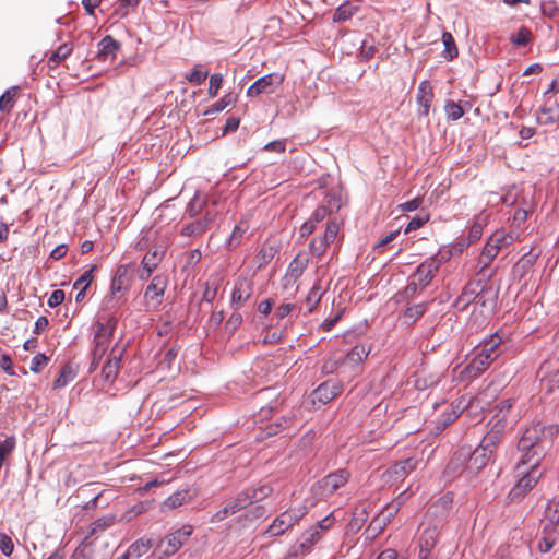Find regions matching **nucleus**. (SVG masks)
Masks as SVG:
<instances>
[{
    "label": "nucleus",
    "mask_w": 559,
    "mask_h": 559,
    "mask_svg": "<svg viewBox=\"0 0 559 559\" xmlns=\"http://www.w3.org/2000/svg\"><path fill=\"white\" fill-rule=\"evenodd\" d=\"M304 514L305 512L301 509H289L282 512L266 528L265 534L269 536H280L284 534L287 530L293 527Z\"/></svg>",
    "instance_id": "8"
},
{
    "label": "nucleus",
    "mask_w": 559,
    "mask_h": 559,
    "mask_svg": "<svg viewBox=\"0 0 559 559\" xmlns=\"http://www.w3.org/2000/svg\"><path fill=\"white\" fill-rule=\"evenodd\" d=\"M74 378V374L70 367L66 366L62 367L59 371L58 377L53 381L55 388H63L66 386L70 381H72Z\"/></svg>",
    "instance_id": "54"
},
{
    "label": "nucleus",
    "mask_w": 559,
    "mask_h": 559,
    "mask_svg": "<svg viewBox=\"0 0 559 559\" xmlns=\"http://www.w3.org/2000/svg\"><path fill=\"white\" fill-rule=\"evenodd\" d=\"M194 497L193 493L189 489L178 490L168 497L162 504V509L165 510H174L176 508L181 507L185 503H188Z\"/></svg>",
    "instance_id": "29"
},
{
    "label": "nucleus",
    "mask_w": 559,
    "mask_h": 559,
    "mask_svg": "<svg viewBox=\"0 0 559 559\" xmlns=\"http://www.w3.org/2000/svg\"><path fill=\"white\" fill-rule=\"evenodd\" d=\"M165 250L163 246H154L143 257L141 262V270L139 271V278L146 281L152 275L153 271L156 270L158 264L162 262Z\"/></svg>",
    "instance_id": "15"
},
{
    "label": "nucleus",
    "mask_w": 559,
    "mask_h": 559,
    "mask_svg": "<svg viewBox=\"0 0 559 559\" xmlns=\"http://www.w3.org/2000/svg\"><path fill=\"white\" fill-rule=\"evenodd\" d=\"M471 454V448L463 447L451 457L447 469L453 474L461 473L466 468L467 456Z\"/></svg>",
    "instance_id": "31"
},
{
    "label": "nucleus",
    "mask_w": 559,
    "mask_h": 559,
    "mask_svg": "<svg viewBox=\"0 0 559 559\" xmlns=\"http://www.w3.org/2000/svg\"><path fill=\"white\" fill-rule=\"evenodd\" d=\"M285 74L280 72L269 73L258 79L247 90L248 97H257L261 94H271L283 84Z\"/></svg>",
    "instance_id": "9"
},
{
    "label": "nucleus",
    "mask_w": 559,
    "mask_h": 559,
    "mask_svg": "<svg viewBox=\"0 0 559 559\" xmlns=\"http://www.w3.org/2000/svg\"><path fill=\"white\" fill-rule=\"evenodd\" d=\"M166 287L167 282L164 277L159 275L153 277L144 294L147 305L154 308L160 305Z\"/></svg>",
    "instance_id": "18"
},
{
    "label": "nucleus",
    "mask_w": 559,
    "mask_h": 559,
    "mask_svg": "<svg viewBox=\"0 0 559 559\" xmlns=\"http://www.w3.org/2000/svg\"><path fill=\"white\" fill-rule=\"evenodd\" d=\"M452 499L448 496H443L438 501H436L427 511L426 520L428 521L431 516H437L438 514L443 518L444 512L449 509Z\"/></svg>",
    "instance_id": "44"
},
{
    "label": "nucleus",
    "mask_w": 559,
    "mask_h": 559,
    "mask_svg": "<svg viewBox=\"0 0 559 559\" xmlns=\"http://www.w3.org/2000/svg\"><path fill=\"white\" fill-rule=\"evenodd\" d=\"M248 506H249L248 496L241 491L235 498L227 501V503L223 508L217 510L211 516L210 521H211V523L222 522L227 516L236 514L237 512L241 511L242 509L247 508Z\"/></svg>",
    "instance_id": "13"
},
{
    "label": "nucleus",
    "mask_w": 559,
    "mask_h": 559,
    "mask_svg": "<svg viewBox=\"0 0 559 559\" xmlns=\"http://www.w3.org/2000/svg\"><path fill=\"white\" fill-rule=\"evenodd\" d=\"M417 462L414 459H405L396 462L388 471L389 477L393 480L403 479L416 468Z\"/></svg>",
    "instance_id": "28"
},
{
    "label": "nucleus",
    "mask_w": 559,
    "mask_h": 559,
    "mask_svg": "<svg viewBox=\"0 0 559 559\" xmlns=\"http://www.w3.org/2000/svg\"><path fill=\"white\" fill-rule=\"evenodd\" d=\"M450 407L451 409L449 412H445L438 423V429L440 430L444 429L447 426L453 423L463 412L465 405L463 401H457L456 403H451Z\"/></svg>",
    "instance_id": "35"
},
{
    "label": "nucleus",
    "mask_w": 559,
    "mask_h": 559,
    "mask_svg": "<svg viewBox=\"0 0 559 559\" xmlns=\"http://www.w3.org/2000/svg\"><path fill=\"white\" fill-rule=\"evenodd\" d=\"M503 341V335L499 332L491 334L488 338L484 340L475 350L480 355H488L489 360L493 361L500 355L499 346Z\"/></svg>",
    "instance_id": "20"
},
{
    "label": "nucleus",
    "mask_w": 559,
    "mask_h": 559,
    "mask_svg": "<svg viewBox=\"0 0 559 559\" xmlns=\"http://www.w3.org/2000/svg\"><path fill=\"white\" fill-rule=\"evenodd\" d=\"M341 393V386L334 382H323L313 392L314 399L326 404Z\"/></svg>",
    "instance_id": "27"
},
{
    "label": "nucleus",
    "mask_w": 559,
    "mask_h": 559,
    "mask_svg": "<svg viewBox=\"0 0 559 559\" xmlns=\"http://www.w3.org/2000/svg\"><path fill=\"white\" fill-rule=\"evenodd\" d=\"M207 229V223L204 221H194L191 224L185 226L181 230V235L183 236H198L203 234Z\"/></svg>",
    "instance_id": "49"
},
{
    "label": "nucleus",
    "mask_w": 559,
    "mask_h": 559,
    "mask_svg": "<svg viewBox=\"0 0 559 559\" xmlns=\"http://www.w3.org/2000/svg\"><path fill=\"white\" fill-rule=\"evenodd\" d=\"M246 230H247V226H243L242 223L236 225L234 227V230H233L229 241H228L229 246L230 247L238 246L240 242V238L242 237V235L245 234Z\"/></svg>",
    "instance_id": "64"
},
{
    "label": "nucleus",
    "mask_w": 559,
    "mask_h": 559,
    "mask_svg": "<svg viewBox=\"0 0 559 559\" xmlns=\"http://www.w3.org/2000/svg\"><path fill=\"white\" fill-rule=\"evenodd\" d=\"M242 492L248 496L250 506L269 497L273 492V488L270 485H262L258 488H247Z\"/></svg>",
    "instance_id": "38"
},
{
    "label": "nucleus",
    "mask_w": 559,
    "mask_h": 559,
    "mask_svg": "<svg viewBox=\"0 0 559 559\" xmlns=\"http://www.w3.org/2000/svg\"><path fill=\"white\" fill-rule=\"evenodd\" d=\"M310 258L306 251H300L289 263L286 274L284 276L285 287L293 286L300 278L307 266L309 265Z\"/></svg>",
    "instance_id": "14"
},
{
    "label": "nucleus",
    "mask_w": 559,
    "mask_h": 559,
    "mask_svg": "<svg viewBox=\"0 0 559 559\" xmlns=\"http://www.w3.org/2000/svg\"><path fill=\"white\" fill-rule=\"evenodd\" d=\"M370 349L366 344L356 345L345 357H342V365L350 368L359 366L368 357Z\"/></svg>",
    "instance_id": "25"
},
{
    "label": "nucleus",
    "mask_w": 559,
    "mask_h": 559,
    "mask_svg": "<svg viewBox=\"0 0 559 559\" xmlns=\"http://www.w3.org/2000/svg\"><path fill=\"white\" fill-rule=\"evenodd\" d=\"M537 258L538 254L532 251L525 253L513 266V273L518 274L520 277L525 276L532 271Z\"/></svg>",
    "instance_id": "34"
},
{
    "label": "nucleus",
    "mask_w": 559,
    "mask_h": 559,
    "mask_svg": "<svg viewBox=\"0 0 559 559\" xmlns=\"http://www.w3.org/2000/svg\"><path fill=\"white\" fill-rule=\"evenodd\" d=\"M493 298L495 294L492 290L487 288L480 280L472 281L465 285L461 295L456 298L454 306L457 310L463 311L472 302L484 307L488 299H490V304L492 305Z\"/></svg>",
    "instance_id": "3"
},
{
    "label": "nucleus",
    "mask_w": 559,
    "mask_h": 559,
    "mask_svg": "<svg viewBox=\"0 0 559 559\" xmlns=\"http://www.w3.org/2000/svg\"><path fill=\"white\" fill-rule=\"evenodd\" d=\"M503 429L504 424L496 423L492 429L484 436L480 445L492 453L496 445L500 442Z\"/></svg>",
    "instance_id": "32"
},
{
    "label": "nucleus",
    "mask_w": 559,
    "mask_h": 559,
    "mask_svg": "<svg viewBox=\"0 0 559 559\" xmlns=\"http://www.w3.org/2000/svg\"><path fill=\"white\" fill-rule=\"evenodd\" d=\"M558 433L559 427L554 424L536 423L527 427L516 447L520 467L526 464L539 465Z\"/></svg>",
    "instance_id": "1"
},
{
    "label": "nucleus",
    "mask_w": 559,
    "mask_h": 559,
    "mask_svg": "<svg viewBox=\"0 0 559 559\" xmlns=\"http://www.w3.org/2000/svg\"><path fill=\"white\" fill-rule=\"evenodd\" d=\"M442 43L444 46L442 56L445 60L451 61L455 57H457L459 49L456 47V44H455L454 38L451 33H449V32L442 33Z\"/></svg>",
    "instance_id": "42"
},
{
    "label": "nucleus",
    "mask_w": 559,
    "mask_h": 559,
    "mask_svg": "<svg viewBox=\"0 0 559 559\" xmlns=\"http://www.w3.org/2000/svg\"><path fill=\"white\" fill-rule=\"evenodd\" d=\"M322 295H323V292H322V287L320 286V284H314L305 299V305H306L305 314L311 313L316 309V307L318 306V304L320 302V300L322 298Z\"/></svg>",
    "instance_id": "39"
},
{
    "label": "nucleus",
    "mask_w": 559,
    "mask_h": 559,
    "mask_svg": "<svg viewBox=\"0 0 559 559\" xmlns=\"http://www.w3.org/2000/svg\"><path fill=\"white\" fill-rule=\"evenodd\" d=\"M131 267L132 264H122L117 267L116 273L111 280L110 296L105 298L106 305H108L115 298L117 293H121L128 289L131 280L129 275Z\"/></svg>",
    "instance_id": "16"
},
{
    "label": "nucleus",
    "mask_w": 559,
    "mask_h": 559,
    "mask_svg": "<svg viewBox=\"0 0 559 559\" xmlns=\"http://www.w3.org/2000/svg\"><path fill=\"white\" fill-rule=\"evenodd\" d=\"M444 110L448 118L453 121L459 120L464 115L462 106L453 100L447 102Z\"/></svg>",
    "instance_id": "55"
},
{
    "label": "nucleus",
    "mask_w": 559,
    "mask_h": 559,
    "mask_svg": "<svg viewBox=\"0 0 559 559\" xmlns=\"http://www.w3.org/2000/svg\"><path fill=\"white\" fill-rule=\"evenodd\" d=\"M223 84V75L221 73H214L210 78V84L207 93L210 97H215Z\"/></svg>",
    "instance_id": "59"
},
{
    "label": "nucleus",
    "mask_w": 559,
    "mask_h": 559,
    "mask_svg": "<svg viewBox=\"0 0 559 559\" xmlns=\"http://www.w3.org/2000/svg\"><path fill=\"white\" fill-rule=\"evenodd\" d=\"M193 532L191 525H183L181 528L168 534L157 546V550L162 552L159 559L173 556L189 539Z\"/></svg>",
    "instance_id": "5"
},
{
    "label": "nucleus",
    "mask_w": 559,
    "mask_h": 559,
    "mask_svg": "<svg viewBox=\"0 0 559 559\" xmlns=\"http://www.w3.org/2000/svg\"><path fill=\"white\" fill-rule=\"evenodd\" d=\"M340 233V224L337 221L332 219L326 223L323 236L314 237L309 243L311 254L322 257L329 246L333 243Z\"/></svg>",
    "instance_id": "7"
},
{
    "label": "nucleus",
    "mask_w": 559,
    "mask_h": 559,
    "mask_svg": "<svg viewBox=\"0 0 559 559\" xmlns=\"http://www.w3.org/2000/svg\"><path fill=\"white\" fill-rule=\"evenodd\" d=\"M115 321L109 320L107 323L97 322L94 325V358H100L106 352L115 329Z\"/></svg>",
    "instance_id": "11"
},
{
    "label": "nucleus",
    "mask_w": 559,
    "mask_h": 559,
    "mask_svg": "<svg viewBox=\"0 0 559 559\" xmlns=\"http://www.w3.org/2000/svg\"><path fill=\"white\" fill-rule=\"evenodd\" d=\"M19 87L13 86L7 90L1 96H0V111L4 114L11 112V110L14 107L15 98L17 95Z\"/></svg>",
    "instance_id": "41"
},
{
    "label": "nucleus",
    "mask_w": 559,
    "mask_h": 559,
    "mask_svg": "<svg viewBox=\"0 0 559 559\" xmlns=\"http://www.w3.org/2000/svg\"><path fill=\"white\" fill-rule=\"evenodd\" d=\"M357 10H358L357 5H355L350 2H345L336 9V11L333 15V21L334 22L347 21L357 12Z\"/></svg>",
    "instance_id": "45"
},
{
    "label": "nucleus",
    "mask_w": 559,
    "mask_h": 559,
    "mask_svg": "<svg viewBox=\"0 0 559 559\" xmlns=\"http://www.w3.org/2000/svg\"><path fill=\"white\" fill-rule=\"evenodd\" d=\"M274 252L275 251H274L273 247L262 246L257 254V258H255L257 262L259 264V267L267 264L272 260Z\"/></svg>",
    "instance_id": "56"
},
{
    "label": "nucleus",
    "mask_w": 559,
    "mask_h": 559,
    "mask_svg": "<svg viewBox=\"0 0 559 559\" xmlns=\"http://www.w3.org/2000/svg\"><path fill=\"white\" fill-rule=\"evenodd\" d=\"M252 294V285L246 278H239L231 293V305L238 309L245 301H247Z\"/></svg>",
    "instance_id": "23"
},
{
    "label": "nucleus",
    "mask_w": 559,
    "mask_h": 559,
    "mask_svg": "<svg viewBox=\"0 0 559 559\" xmlns=\"http://www.w3.org/2000/svg\"><path fill=\"white\" fill-rule=\"evenodd\" d=\"M547 521L544 525H559V511L557 504H548L546 509Z\"/></svg>",
    "instance_id": "60"
},
{
    "label": "nucleus",
    "mask_w": 559,
    "mask_h": 559,
    "mask_svg": "<svg viewBox=\"0 0 559 559\" xmlns=\"http://www.w3.org/2000/svg\"><path fill=\"white\" fill-rule=\"evenodd\" d=\"M403 504L402 501L392 502L388 504L384 510L377 516V519L372 522V524H379V528H382V526L386 525L391 520L394 518V515L400 510L401 506Z\"/></svg>",
    "instance_id": "37"
},
{
    "label": "nucleus",
    "mask_w": 559,
    "mask_h": 559,
    "mask_svg": "<svg viewBox=\"0 0 559 559\" xmlns=\"http://www.w3.org/2000/svg\"><path fill=\"white\" fill-rule=\"evenodd\" d=\"M515 472L519 479L508 493V499L511 502L524 498L536 486L544 474L540 465L526 464V466L520 467V462H516Z\"/></svg>",
    "instance_id": "2"
},
{
    "label": "nucleus",
    "mask_w": 559,
    "mask_h": 559,
    "mask_svg": "<svg viewBox=\"0 0 559 559\" xmlns=\"http://www.w3.org/2000/svg\"><path fill=\"white\" fill-rule=\"evenodd\" d=\"M532 38V33L527 27H521L515 34H512L510 40L516 46H526Z\"/></svg>",
    "instance_id": "51"
},
{
    "label": "nucleus",
    "mask_w": 559,
    "mask_h": 559,
    "mask_svg": "<svg viewBox=\"0 0 559 559\" xmlns=\"http://www.w3.org/2000/svg\"><path fill=\"white\" fill-rule=\"evenodd\" d=\"M423 289L419 288V285H417L416 281L412 277H409V282L406 285V287L403 289V292L400 293V296L403 298H413L416 294L421 292Z\"/></svg>",
    "instance_id": "61"
},
{
    "label": "nucleus",
    "mask_w": 559,
    "mask_h": 559,
    "mask_svg": "<svg viewBox=\"0 0 559 559\" xmlns=\"http://www.w3.org/2000/svg\"><path fill=\"white\" fill-rule=\"evenodd\" d=\"M121 356V350L112 349L110 352V355L102 369V374L106 381H114L118 376Z\"/></svg>",
    "instance_id": "26"
},
{
    "label": "nucleus",
    "mask_w": 559,
    "mask_h": 559,
    "mask_svg": "<svg viewBox=\"0 0 559 559\" xmlns=\"http://www.w3.org/2000/svg\"><path fill=\"white\" fill-rule=\"evenodd\" d=\"M427 307L426 304H416L413 306H409L404 311V318L407 322L413 323L416 320H418L424 313L426 312Z\"/></svg>",
    "instance_id": "48"
},
{
    "label": "nucleus",
    "mask_w": 559,
    "mask_h": 559,
    "mask_svg": "<svg viewBox=\"0 0 559 559\" xmlns=\"http://www.w3.org/2000/svg\"><path fill=\"white\" fill-rule=\"evenodd\" d=\"M236 102V96L231 93L224 95L219 100L210 106L204 112V116H211L223 111L227 106Z\"/></svg>",
    "instance_id": "43"
},
{
    "label": "nucleus",
    "mask_w": 559,
    "mask_h": 559,
    "mask_svg": "<svg viewBox=\"0 0 559 559\" xmlns=\"http://www.w3.org/2000/svg\"><path fill=\"white\" fill-rule=\"evenodd\" d=\"M73 51V44L72 43H64L60 45L48 58V63L53 66L59 64L60 62L64 61L68 57L71 56Z\"/></svg>",
    "instance_id": "40"
},
{
    "label": "nucleus",
    "mask_w": 559,
    "mask_h": 559,
    "mask_svg": "<svg viewBox=\"0 0 559 559\" xmlns=\"http://www.w3.org/2000/svg\"><path fill=\"white\" fill-rule=\"evenodd\" d=\"M90 536H86L81 544L75 548L71 556V559H90L92 557V542L88 540Z\"/></svg>",
    "instance_id": "47"
},
{
    "label": "nucleus",
    "mask_w": 559,
    "mask_h": 559,
    "mask_svg": "<svg viewBox=\"0 0 559 559\" xmlns=\"http://www.w3.org/2000/svg\"><path fill=\"white\" fill-rule=\"evenodd\" d=\"M114 520L115 518L111 515H106L95 520L90 525V536L110 527L114 524Z\"/></svg>",
    "instance_id": "50"
},
{
    "label": "nucleus",
    "mask_w": 559,
    "mask_h": 559,
    "mask_svg": "<svg viewBox=\"0 0 559 559\" xmlns=\"http://www.w3.org/2000/svg\"><path fill=\"white\" fill-rule=\"evenodd\" d=\"M321 538V535H320V531L318 527H311L309 528L308 531H306L300 540H299V548H300V552L301 554H306L308 552L311 547L318 542L320 540Z\"/></svg>",
    "instance_id": "36"
},
{
    "label": "nucleus",
    "mask_w": 559,
    "mask_h": 559,
    "mask_svg": "<svg viewBox=\"0 0 559 559\" xmlns=\"http://www.w3.org/2000/svg\"><path fill=\"white\" fill-rule=\"evenodd\" d=\"M349 476L346 469L330 473L312 487V491L319 499H328L348 481Z\"/></svg>",
    "instance_id": "4"
},
{
    "label": "nucleus",
    "mask_w": 559,
    "mask_h": 559,
    "mask_svg": "<svg viewBox=\"0 0 559 559\" xmlns=\"http://www.w3.org/2000/svg\"><path fill=\"white\" fill-rule=\"evenodd\" d=\"M325 203L326 204H323L319 207H317L314 210V212L312 213V215L310 216V221H313V223L317 225L318 223L322 222L324 218H326L330 213L332 212V204H331V200L330 199H326L325 200Z\"/></svg>",
    "instance_id": "52"
},
{
    "label": "nucleus",
    "mask_w": 559,
    "mask_h": 559,
    "mask_svg": "<svg viewBox=\"0 0 559 559\" xmlns=\"http://www.w3.org/2000/svg\"><path fill=\"white\" fill-rule=\"evenodd\" d=\"M152 542L147 538H139L132 543L126 551V558L139 559L152 548Z\"/></svg>",
    "instance_id": "33"
},
{
    "label": "nucleus",
    "mask_w": 559,
    "mask_h": 559,
    "mask_svg": "<svg viewBox=\"0 0 559 559\" xmlns=\"http://www.w3.org/2000/svg\"><path fill=\"white\" fill-rule=\"evenodd\" d=\"M537 121L540 124H551L559 121V105L546 103L537 114Z\"/></svg>",
    "instance_id": "30"
},
{
    "label": "nucleus",
    "mask_w": 559,
    "mask_h": 559,
    "mask_svg": "<svg viewBox=\"0 0 559 559\" xmlns=\"http://www.w3.org/2000/svg\"><path fill=\"white\" fill-rule=\"evenodd\" d=\"M433 99V90L428 81H423L418 85L416 100L419 106L418 112L428 116Z\"/></svg>",
    "instance_id": "22"
},
{
    "label": "nucleus",
    "mask_w": 559,
    "mask_h": 559,
    "mask_svg": "<svg viewBox=\"0 0 559 559\" xmlns=\"http://www.w3.org/2000/svg\"><path fill=\"white\" fill-rule=\"evenodd\" d=\"M559 539V525H544L538 549L542 552H548Z\"/></svg>",
    "instance_id": "24"
},
{
    "label": "nucleus",
    "mask_w": 559,
    "mask_h": 559,
    "mask_svg": "<svg viewBox=\"0 0 559 559\" xmlns=\"http://www.w3.org/2000/svg\"><path fill=\"white\" fill-rule=\"evenodd\" d=\"M509 245L504 239V230L495 231L485 243L483 251L479 257V264H481V270L488 267L493 259L498 255V253L508 248Z\"/></svg>",
    "instance_id": "6"
},
{
    "label": "nucleus",
    "mask_w": 559,
    "mask_h": 559,
    "mask_svg": "<svg viewBox=\"0 0 559 559\" xmlns=\"http://www.w3.org/2000/svg\"><path fill=\"white\" fill-rule=\"evenodd\" d=\"M492 364L489 356L480 355L475 350L471 362L461 371L460 378L463 380H472L479 377Z\"/></svg>",
    "instance_id": "17"
},
{
    "label": "nucleus",
    "mask_w": 559,
    "mask_h": 559,
    "mask_svg": "<svg viewBox=\"0 0 559 559\" xmlns=\"http://www.w3.org/2000/svg\"><path fill=\"white\" fill-rule=\"evenodd\" d=\"M203 205L204 202L199 199L198 194H195L187 206V213L189 214V216L194 217L202 211Z\"/></svg>",
    "instance_id": "62"
},
{
    "label": "nucleus",
    "mask_w": 559,
    "mask_h": 559,
    "mask_svg": "<svg viewBox=\"0 0 559 559\" xmlns=\"http://www.w3.org/2000/svg\"><path fill=\"white\" fill-rule=\"evenodd\" d=\"M491 454L490 451L479 444L473 451L471 450V454L467 456L466 469L472 473L479 472L487 465Z\"/></svg>",
    "instance_id": "19"
},
{
    "label": "nucleus",
    "mask_w": 559,
    "mask_h": 559,
    "mask_svg": "<svg viewBox=\"0 0 559 559\" xmlns=\"http://www.w3.org/2000/svg\"><path fill=\"white\" fill-rule=\"evenodd\" d=\"M488 216L486 214H479L473 225L471 226L468 233L469 242H475L480 239L483 235L484 226L487 224Z\"/></svg>",
    "instance_id": "46"
},
{
    "label": "nucleus",
    "mask_w": 559,
    "mask_h": 559,
    "mask_svg": "<svg viewBox=\"0 0 559 559\" xmlns=\"http://www.w3.org/2000/svg\"><path fill=\"white\" fill-rule=\"evenodd\" d=\"M119 48L120 43L107 35L98 43L96 59L103 62L108 60L112 61L116 59V53Z\"/></svg>",
    "instance_id": "21"
},
{
    "label": "nucleus",
    "mask_w": 559,
    "mask_h": 559,
    "mask_svg": "<svg viewBox=\"0 0 559 559\" xmlns=\"http://www.w3.org/2000/svg\"><path fill=\"white\" fill-rule=\"evenodd\" d=\"M0 550L7 557L11 556L14 550L12 538L3 532H0Z\"/></svg>",
    "instance_id": "58"
},
{
    "label": "nucleus",
    "mask_w": 559,
    "mask_h": 559,
    "mask_svg": "<svg viewBox=\"0 0 559 559\" xmlns=\"http://www.w3.org/2000/svg\"><path fill=\"white\" fill-rule=\"evenodd\" d=\"M342 360H343V358L341 356L340 357H336V356L329 357L322 365V372L325 374H331V373L335 372L337 370V368L340 367V365H342Z\"/></svg>",
    "instance_id": "57"
},
{
    "label": "nucleus",
    "mask_w": 559,
    "mask_h": 559,
    "mask_svg": "<svg viewBox=\"0 0 559 559\" xmlns=\"http://www.w3.org/2000/svg\"><path fill=\"white\" fill-rule=\"evenodd\" d=\"M523 230H524V227H516V226L511 225L510 230L508 233L504 231V239H506L507 243L510 246L514 241H520Z\"/></svg>",
    "instance_id": "63"
},
{
    "label": "nucleus",
    "mask_w": 559,
    "mask_h": 559,
    "mask_svg": "<svg viewBox=\"0 0 559 559\" xmlns=\"http://www.w3.org/2000/svg\"><path fill=\"white\" fill-rule=\"evenodd\" d=\"M441 263V258L437 255L430 257L417 266L416 272L411 277L416 281L420 289H424L430 284L431 280L439 271Z\"/></svg>",
    "instance_id": "10"
},
{
    "label": "nucleus",
    "mask_w": 559,
    "mask_h": 559,
    "mask_svg": "<svg viewBox=\"0 0 559 559\" xmlns=\"http://www.w3.org/2000/svg\"><path fill=\"white\" fill-rule=\"evenodd\" d=\"M96 270V265H93L90 270L85 271L73 284L74 289L86 290L93 281V272Z\"/></svg>",
    "instance_id": "53"
},
{
    "label": "nucleus",
    "mask_w": 559,
    "mask_h": 559,
    "mask_svg": "<svg viewBox=\"0 0 559 559\" xmlns=\"http://www.w3.org/2000/svg\"><path fill=\"white\" fill-rule=\"evenodd\" d=\"M441 520L442 519H440L436 523L428 522L423 524L426 526L421 531L418 538V554H420L421 556H429L431 554V550L437 545Z\"/></svg>",
    "instance_id": "12"
}]
</instances>
